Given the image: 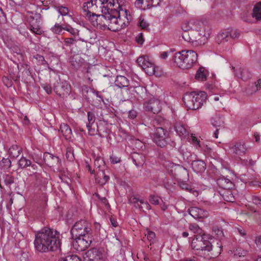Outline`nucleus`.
I'll use <instances>...</instances> for the list:
<instances>
[{"instance_id": "1", "label": "nucleus", "mask_w": 261, "mask_h": 261, "mask_svg": "<svg viewBox=\"0 0 261 261\" xmlns=\"http://www.w3.org/2000/svg\"><path fill=\"white\" fill-rule=\"evenodd\" d=\"M60 234L57 230L44 227L35 233V248L41 253L55 251L60 248Z\"/></svg>"}, {"instance_id": "2", "label": "nucleus", "mask_w": 261, "mask_h": 261, "mask_svg": "<svg viewBox=\"0 0 261 261\" xmlns=\"http://www.w3.org/2000/svg\"><path fill=\"white\" fill-rule=\"evenodd\" d=\"M197 53L192 50H182L176 53L172 60L177 66L186 69L193 66L197 62Z\"/></svg>"}, {"instance_id": "3", "label": "nucleus", "mask_w": 261, "mask_h": 261, "mask_svg": "<svg viewBox=\"0 0 261 261\" xmlns=\"http://www.w3.org/2000/svg\"><path fill=\"white\" fill-rule=\"evenodd\" d=\"M206 98V92L200 91L196 93L193 91L186 93L183 97V100L188 109L196 110L202 107Z\"/></svg>"}, {"instance_id": "4", "label": "nucleus", "mask_w": 261, "mask_h": 261, "mask_svg": "<svg viewBox=\"0 0 261 261\" xmlns=\"http://www.w3.org/2000/svg\"><path fill=\"white\" fill-rule=\"evenodd\" d=\"M152 140L161 148L168 147L172 149L176 146L175 142L169 137L168 131L162 127L155 128L152 135Z\"/></svg>"}, {"instance_id": "5", "label": "nucleus", "mask_w": 261, "mask_h": 261, "mask_svg": "<svg viewBox=\"0 0 261 261\" xmlns=\"http://www.w3.org/2000/svg\"><path fill=\"white\" fill-rule=\"evenodd\" d=\"M191 247L193 250L199 251L210 252L212 250V243L208 239L207 236H196L193 239L191 243Z\"/></svg>"}, {"instance_id": "6", "label": "nucleus", "mask_w": 261, "mask_h": 261, "mask_svg": "<svg viewBox=\"0 0 261 261\" xmlns=\"http://www.w3.org/2000/svg\"><path fill=\"white\" fill-rule=\"evenodd\" d=\"M70 233L72 237L93 235L90 224L88 221L84 220L77 221L71 228Z\"/></svg>"}, {"instance_id": "7", "label": "nucleus", "mask_w": 261, "mask_h": 261, "mask_svg": "<svg viewBox=\"0 0 261 261\" xmlns=\"http://www.w3.org/2000/svg\"><path fill=\"white\" fill-rule=\"evenodd\" d=\"M93 235L82 236L72 237L73 247L77 251L85 250L91 244L93 241Z\"/></svg>"}, {"instance_id": "8", "label": "nucleus", "mask_w": 261, "mask_h": 261, "mask_svg": "<svg viewBox=\"0 0 261 261\" xmlns=\"http://www.w3.org/2000/svg\"><path fill=\"white\" fill-rule=\"evenodd\" d=\"M116 5L115 0H91L87 4V9L91 8L92 11L99 8L102 13L108 12L109 6L114 7Z\"/></svg>"}, {"instance_id": "9", "label": "nucleus", "mask_w": 261, "mask_h": 261, "mask_svg": "<svg viewBox=\"0 0 261 261\" xmlns=\"http://www.w3.org/2000/svg\"><path fill=\"white\" fill-rule=\"evenodd\" d=\"M117 17H112L111 15H102L108 22V29L113 32L121 30L125 27V23L120 18V15L117 14Z\"/></svg>"}, {"instance_id": "10", "label": "nucleus", "mask_w": 261, "mask_h": 261, "mask_svg": "<svg viewBox=\"0 0 261 261\" xmlns=\"http://www.w3.org/2000/svg\"><path fill=\"white\" fill-rule=\"evenodd\" d=\"M84 261H103L102 251L96 248L88 250L83 255Z\"/></svg>"}, {"instance_id": "11", "label": "nucleus", "mask_w": 261, "mask_h": 261, "mask_svg": "<svg viewBox=\"0 0 261 261\" xmlns=\"http://www.w3.org/2000/svg\"><path fill=\"white\" fill-rule=\"evenodd\" d=\"M137 62L148 75L154 74L155 65L149 61L148 57H140L137 60Z\"/></svg>"}, {"instance_id": "12", "label": "nucleus", "mask_w": 261, "mask_h": 261, "mask_svg": "<svg viewBox=\"0 0 261 261\" xmlns=\"http://www.w3.org/2000/svg\"><path fill=\"white\" fill-rule=\"evenodd\" d=\"M42 16L40 14L36 13L34 16L30 17V30L35 34L40 35L42 34L41 24Z\"/></svg>"}, {"instance_id": "13", "label": "nucleus", "mask_w": 261, "mask_h": 261, "mask_svg": "<svg viewBox=\"0 0 261 261\" xmlns=\"http://www.w3.org/2000/svg\"><path fill=\"white\" fill-rule=\"evenodd\" d=\"M54 90L61 97L67 96L70 92V86L66 82L58 83L54 86Z\"/></svg>"}, {"instance_id": "14", "label": "nucleus", "mask_w": 261, "mask_h": 261, "mask_svg": "<svg viewBox=\"0 0 261 261\" xmlns=\"http://www.w3.org/2000/svg\"><path fill=\"white\" fill-rule=\"evenodd\" d=\"M43 160L45 163L49 167L59 166L61 162L58 156L54 155L48 152L44 153Z\"/></svg>"}, {"instance_id": "15", "label": "nucleus", "mask_w": 261, "mask_h": 261, "mask_svg": "<svg viewBox=\"0 0 261 261\" xmlns=\"http://www.w3.org/2000/svg\"><path fill=\"white\" fill-rule=\"evenodd\" d=\"M72 68L77 70L83 68L85 65V60L79 55L73 56L70 60Z\"/></svg>"}, {"instance_id": "16", "label": "nucleus", "mask_w": 261, "mask_h": 261, "mask_svg": "<svg viewBox=\"0 0 261 261\" xmlns=\"http://www.w3.org/2000/svg\"><path fill=\"white\" fill-rule=\"evenodd\" d=\"M108 170H102L97 172L95 176L96 182L101 186L105 185L110 179V176L107 173Z\"/></svg>"}, {"instance_id": "17", "label": "nucleus", "mask_w": 261, "mask_h": 261, "mask_svg": "<svg viewBox=\"0 0 261 261\" xmlns=\"http://www.w3.org/2000/svg\"><path fill=\"white\" fill-rule=\"evenodd\" d=\"M189 214L195 219L206 218L208 214L207 211L197 207H192L189 210Z\"/></svg>"}, {"instance_id": "18", "label": "nucleus", "mask_w": 261, "mask_h": 261, "mask_svg": "<svg viewBox=\"0 0 261 261\" xmlns=\"http://www.w3.org/2000/svg\"><path fill=\"white\" fill-rule=\"evenodd\" d=\"M232 69L234 70L235 75L243 80H247L251 77V73L246 68L239 67L235 69V67H232Z\"/></svg>"}, {"instance_id": "19", "label": "nucleus", "mask_w": 261, "mask_h": 261, "mask_svg": "<svg viewBox=\"0 0 261 261\" xmlns=\"http://www.w3.org/2000/svg\"><path fill=\"white\" fill-rule=\"evenodd\" d=\"M122 2L121 0H116V5L114 7L109 6L108 12L102 13L103 15H111L112 17H117V14H120V10H122L121 9L122 4H121Z\"/></svg>"}, {"instance_id": "20", "label": "nucleus", "mask_w": 261, "mask_h": 261, "mask_svg": "<svg viewBox=\"0 0 261 261\" xmlns=\"http://www.w3.org/2000/svg\"><path fill=\"white\" fill-rule=\"evenodd\" d=\"M231 149L233 152L238 155H242L246 153L247 151V147L243 142L239 141L237 142Z\"/></svg>"}, {"instance_id": "21", "label": "nucleus", "mask_w": 261, "mask_h": 261, "mask_svg": "<svg viewBox=\"0 0 261 261\" xmlns=\"http://www.w3.org/2000/svg\"><path fill=\"white\" fill-rule=\"evenodd\" d=\"M193 170L196 173H201L206 169V164L201 160L193 161L191 164Z\"/></svg>"}, {"instance_id": "22", "label": "nucleus", "mask_w": 261, "mask_h": 261, "mask_svg": "<svg viewBox=\"0 0 261 261\" xmlns=\"http://www.w3.org/2000/svg\"><path fill=\"white\" fill-rule=\"evenodd\" d=\"M131 158L137 167L142 166L145 162V157L142 154L138 152H133L131 154Z\"/></svg>"}, {"instance_id": "23", "label": "nucleus", "mask_w": 261, "mask_h": 261, "mask_svg": "<svg viewBox=\"0 0 261 261\" xmlns=\"http://www.w3.org/2000/svg\"><path fill=\"white\" fill-rule=\"evenodd\" d=\"M218 185L221 188L226 189H232L234 185L233 182L229 179L224 177H222L217 179Z\"/></svg>"}, {"instance_id": "24", "label": "nucleus", "mask_w": 261, "mask_h": 261, "mask_svg": "<svg viewBox=\"0 0 261 261\" xmlns=\"http://www.w3.org/2000/svg\"><path fill=\"white\" fill-rule=\"evenodd\" d=\"M115 85L119 88L127 87L129 85V81L123 75H117L115 81Z\"/></svg>"}, {"instance_id": "25", "label": "nucleus", "mask_w": 261, "mask_h": 261, "mask_svg": "<svg viewBox=\"0 0 261 261\" xmlns=\"http://www.w3.org/2000/svg\"><path fill=\"white\" fill-rule=\"evenodd\" d=\"M59 131L66 140H70L72 138V133L71 129L67 124H61Z\"/></svg>"}, {"instance_id": "26", "label": "nucleus", "mask_w": 261, "mask_h": 261, "mask_svg": "<svg viewBox=\"0 0 261 261\" xmlns=\"http://www.w3.org/2000/svg\"><path fill=\"white\" fill-rule=\"evenodd\" d=\"M158 104L157 101H149L145 102L144 103V109L145 111L148 112H152L154 114L158 113L160 111V108H155V106Z\"/></svg>"}, {"instance_id": "27", "label": "nucleus", "mask_w": 261, "mask_h": 261, "mask_svg": "<svg viewBox=\"0 0 261 261\" xmlns=\"http://www.w3.org/2000/svg\"><path fill=\"white\" fill-rule=\"evenodd\" d=\"M211 123L216 127L222 128L224 126V122L223 117L217 115L212 118Z\"/></svg>"}, {"instance_id": "28", "label": "nucleus", "mask_w": 261, "mask_h": 261, "mask_svg": "<svg viewBox=\"0 0 261 261\" xmlns=\"http://www.w3.org/2000/svg\"><path fill=\"white\" fill-rule=\"evenodd\" d=\"M22 152L21 148L16 145H12L9 149V154L11 158H17Z\"/></svg>"}, {"instance_id": "29", "label": "nucleus", "mask_w": 261, "mask_h": 261, "mask_svg": "<svg viewBox=\"0 0 261 261\" xmlns=\"http://www.w3.org/2000/svg\"><path fill=\"white\" fill-rule=\"evenodd\" d=\"M202 34L196 30H191L190 31V39L191 43L197 42L201 39Z\"/></svg>"}, {"instance_id": "30", "label": "nucleus", "mask_w": 261, "mask_h": 261, "mask_svg": "<svg viewBox=\"0 0 261 261\" xmlns=\"http://www.w3.org/2000/svg\"><path fill=\"white\" fill-rule=\"evenodd\" d=\"M231 190V189L225 190L222 195L224 200L230 202H233L234 201L235 198Z\"/></svg>"}, {"instance_id": "31", "label": "nucleus", "mask_w": 261, "mask_h": 261, "mask_svg": "<svg viewBox=\"0 0 261 261\" xmlns=\"http://www.w3.org/2000/svg\"><path fill=\"white\" fill-rule=\"evenodd\" d=\"M207 72L203 67H200L195 75V79L199 81L206 80Z\"/></svg>"}, {"instance_id": "32", "label": "nucleus", "mask_w": 261, "mask_h": 261, "mask_svg": "<svg viewBox=\"0 0 261 261\" xmlns=\"http://www.w3.org/2000/svg\"><path fill=\"white\" fill-rule=\"evenodd\" d=\"M217 42L218 43L220 44L227 42L229 39L228 36V33L227 32V30L220 33L217 37Z\"/></svg>"}, {"instance_id": "33", "label": "nucleus", "mask_w": 261, "mask_h": 261, "mask_svg": "<svg viewBox=\"0 0 261 261\" xmlns=\"http://www.w3.org/2000/svg\"><path fill=\"white\" fill-rule=\"evenodd\" d=\"M252 15L256 20H261V2H259L255 5Z\"/></svg>"}, {"instance_id": "34", "label": "nucleus", "mask_w": 261, "mask_h": 261, "mask_svg": "<svg viewBox=\"0 0 261 261\" xmlns=\"http://www.w3.org/2000/svg\"><path fill=\"white\" fill-rule=\"evenodd\" d=\"M175 129L176 133L180 137L188 135V133L183 124L176 123L175 125Z\"/></svg>"}, {"instance_id": "35", "label": "nucleus", "mask_w": 261, "mask_h": 261, "mask_svg": "<svg viewBox=\"0 0 261 261\" xmlns=\"http://www.w3.org/2000/svg\"><path fill=\"white\" fill-rule=\"evenodd\" d=\"M94 167L98 169V171L105 170L106 166L103 159L100 156L97 157L94 161Z\"/></svg>"}, {"instance_id": "36", "label": "nucleus", "mask_w": 261, "mask_h": 261, "mask_svg": "<svg viewBox=\"0 0 261 261\" xmlns=\"http://www.w3.org/2000/svg\"><path fill=\"white\" fill-rule=\"evenodd\" d=\"M18 166L21 169L26 168L31 165V160L23 156L18 161Z\"/></svg>"}, {"instance_id": "37", "label": "nucleus", "mask_w": 261, "mask_h": 261, "mask_svg": "<svg viewBox=\"0 0 261 261\" xmlns=\"http://www.w3.org/2000/svg\"><path fill=\"white\" fill-rule=\"evenodd\" d=\"M87 16L89 17L90 19L93 23V25L94 26L97 25L99 24L97 22L98 19L97 17L103 18V17H102V15H97L95 13L92 12L89 10H88Z\"/></svg>"}, {"instance_id": "38", "label": "nucleus", "mask_w": 261, "mask_h": 261, "mask_svg": "<svg viewBox=\"0 0 261 261\" xmlns=\"http://www.w3.org/2000/svg\"><path fill=\"white\" fill-rule=\"evenodd\" d=\"M16 68L15 71H14L12 67H10L9 69V72L11 77L15 81H18L19 79L18 73L19 70V66L18 64H15Z\"/></svg>"}, {"instance_id": "39", "label": "nucleus", "mask_w": 261, "mask_h": 261, "mask_svg": "<svg viewBox=\"0 0 261 261\" xmlns=\"http://www.w3.org/2000/svg\"><path fill=\"white\" fill-rule=\"evenodd\" d=\"M95 119L96 118L94 113L92 112H88V123L87 124V127L88 128L89 132L91 131V126L94 123Z\"/></svg>"}, {"instance_id": "40", "label": "nucleus", "mask_w": 261, "mask_h": 261, "mask_svg": "<svg viewBox=\"0 0 261 261\" xmlns=\"http://www.w3.org/2000/svg\"><path fill=\"white\" fill-rule=\"evenodd\" d=\"M131 203L134 204V206L136 208L141 210L142 208V206L141 204L144 203V199L134 197L131 200Z\"/></svg>"}, {"instance_id": "41", "label": "nucleus", "mask_w": 261, "mask_h": 261, "mask_svg": "<svg viewBox=\"0 0 261 261\" xmlns=\"http://www.w3.org/2000/svg\"><path fill=\"white\" fill-rule=\"evenodd\" d=\"M139 26L143 30H148L149 29V24L146 21L142 16L139 17L138 21Z\"/></svg>"}, {"instance_id": "42", "label": "nucleus", "mask_w": 261, "mask_h": 261, "mask_svg": "<svg viewBox=\"0 0 261 261\" xmlns=\"http://www.w3.org/2000/svg\"><path fill=\"white\" fill-rule=\"evenodd\" d=\"M0 166L4 169H9L11 167V161L9 158H3L0 162Z\"/></svg>"}, {"instance_id": "43", "label": "nucleus", "mask_w": 261, "mask_h": 261, "mask_svg": "<svg viewBox=\"0 0 261 261\" xmlns=\"http://www.w3.org/2000/svg\"><path fill=\"white\" fill-rule=\"evenodd\" d=\"M227 32L228 33V36L229 39L232 38V39H236L238 38L240 35V32L237 30L234 29H227Z\"/></svg>"}, {"instance_id": "44", "label": "nucleus", "mask_w": 261, "mask_h": 261, "mask_svg": "<svg viewBox=\"0 0 261 261\" xmlns=\"http://www.w3.org/2000/svg\"><path fill=\"white\" fill-rule=\"evenodd\" d=\"M23 70L22 73L26 76H31V72L30 70V66L27 64H22L19 67V70Z\"/></svg>"}, {"instance_id": "45", "label": "nucleus", "mask_w": 261, "mask_h": 261, "mask_svg": "<svg viewBox=\"0 0 261 261\" xmlns=\"http://www.w3.org/2000/svg\"><path fill=\"white\" fill-rule=\"evenodd\" d=\"M58 261H81L76 255H69L65 257H61Z\"/></svg>"}, {"instance_id": "46", "label": "nucleus", "mask_w": 261, "mask_h": 261, "mask_svg": "<svg viewBox=\"0 0 261 261\" xmlns=\"http://www.w3.org/2000/svg\"><path fill=\"white\" fill-rule=\"evenodd\" d=\"M4 180L6 185L9 187L14 182V177L9 174L5 175Z\"/></svg>"}, {"instance_id": "47", "label": "nucleus", "mask_w": 261, "mask_h": 261, "mask_svg": "<svg viewBox=\"0 0 261 261\" xmlns=\"http://www.w3.org/2000/svg\"><path fill=\"white\" fill-rule=\"evenodd\" d=\"M189 228L191 231H192L194 233H197L200 234L202 231L201 229L196 223L191 224L189 225Z\"/></svg>"}, {"instance_id": "48", "label": "nucleus", "mask_w": 261, "mask_h": 261, "mask_svg": "<svg viewBox=\"0 0 261 261\" xmlns=\"http://www.w3.org/2000/svg\"><path fill=\"white\" fill-rule=\"evenodd\" d=\"M64 30V27H62L58 23H56L54 27L51 28V31L55 34H59Z\"/></svg>"}, {"instance_id": "49", "label": "nucleus", "mask_w": 261, "mask_h": 261, "mask_svg": "<svg viewBox=\"0 0 261 261\" xmlns=\"http://www.w3.org/2000/svg\"><path fill=\"white\" fill-rule=\"evenodd\" d=\"M34 58L38 61L40 64L42 65H48L47 62L45 60L43 56L37 54L34 56Z\"/></svg>"}, {"instance_id": "50", "label": "nucleus", "mask_w": 261, "mask_h": 261, "mask_svg": "<svg viewBox=\"0 0 261 261\" xmlns=\"http://www.w3.org/2000/svg\"><path fill=\"white\" fill-rule=\"evenodd\" d=\"M66 158L69 161H73L74 159L73 151L71 149H68L66 153Z\"/></svg>"}, {"instance_id": "51", "label": "nucleus", "mask_w": 261, "mask_h": 261, "mask_svg": "<svg viewBox=\"0 0 261 261\" xmlns=\"http://www.w3.org/2000/svg\"><path fill=\"white\" fill-rule=\"evenodd\" d=\"M76 40L74 38H67L64 39L65 45L67 46H70L73 45Z\"/></svg>"}, {"instance_id": "52", "label": "nucleus", "mask_w": 261, "mask_h": 261, "mask_svg": "<svg viewBox=\"0 0 261 261\" xmlns=\"http://www.w3.org/2000/svg\"><path fill=\"white\" fill-rule=\"evenodd\" d=\"M246 254L247 252L241 248H238L234 251V255L239 257L244 256Z\"/></svg>"}, {"instance_id": "53", "label": "nucleus", "mask_w": 261, "mask_h": 261, "mask_svg": "<svg viewBox=\"0 0 261 261\" xmlns=\"http://www.w3.org/2000/svg\"><path fill=\"white\" fill-rule=\"evenodd\" d=\"M145 236H146L147 240L150 242H153L155 238V233L151 231H148Z\"/></svg>"}, {"instance_id": "54", "label": "nucleus", "mask_w": 261, "mask_h": 261, "mask_svg": "<svg viewBox=\"0 0 261 261\" xmlns=\"http://www.w3.org/2000/svg\"><path fill=\"white\" fill-rule=\"evenodd\" d=\"M144 0H137L135 3V6L140 9H145V5H144Z\"/></svg>"}, {"instance_id": "55", "label": "nucleus", "mask_w": 261, "mask_h": 261, "mask_svg": "<svg viewBox=\"0 0 261 261\" xmlns=\"http://www.w3.org/2000/svg\"><path fill=\"white\" fill-rule=\"evenodd\" d=\"M191 140L193 144L196 146H198V147L201 149H203L201 144L200 143V141L198 140L195 136H193V134L191 135Z\"/></svg>"}, {"instance_id": "56", "label": "nucleus", "mask_w": 261, "mask_h": 261, "mask_svg": "<svg viewBox=\"0 0 261 261\" xmlns=\"http://www.w3.org/2000/svg\"><path fill=\"white\" fill-rule=\"evenodd\" d=\"M254 243L258 249L261 251V234L255 237Z\"/></svg>"}, {"instance_id": "57", "label": "nucleus", "mask_w": 261, "mask_h": 261, "mask_svg": "<svg viewBox=\"0 0 261 261\" xmlns=\"http://www.w3.org/2000/svg\"><path fill=\"white\" fill-rule=\"evenodd\" d=\"M58 12L61 15L65 16L68 13V9L66 7L61 6L58 7Z\"/></svg>"}, {"instance_id": "58", "label": "nucleus", "mask_w": 261, "mask_h": 261, "mask_svg": "<svg viewBox=\"0 0 261 261\" xmlns=\"http://www.w3.org/2000/svg\"><path fill=\"white\" fill-rule=\"evenodd\" d=\"M64 30L68 31L73 35H76L78 32L77 30L72 28L70 25H68L66 27H64Z\"/></svg>"}, {"instance_id": "59", "label": "nucleus", "mask_w": 261, "mask_h": 261, "mask_svg": "<svg viewBox=\"0 0 261 261\" xmlns=\"http://www.w3.org/2000/svg\"><path fill=\"white\" fill-rule=\"evenodd\" d=\"M151 204L158 205L159 203V200L157 196L151 195L149 199Z\"/></svg>"}, {"instance_id": "60", "label": "nucleus", "mask_w": 261, "mask_h": 261, "mask_svg": "<svg viewBox=\"0 0 261 261\" xmlns=\"http://www.w3.org/2000/svg\"><path fill=\"white\" fill-rule=\"evenodd\" d=\"M190 22H186L182 25L181 29L183 32H190L191 30H193L192 27L190 25Z\"/></svg>"}, {"instance_id": "61", "label": "nucleus", "mask_w": 261, "mask_h": 261, "mask_svg": "<svg viewBox=\"0 0 261 261\" xmlns=\"http://www.w3.org/2000/svg\"><path fill=\"white\" fill-rule=\"evenodd\" d=\"M110 161L112 163V164H117V163H119L120 161H121V160H120V158L114 155V154H112L111 156H110Z\"/></svg>"}, {"instance_id": "62", "label": "nucleus", "mask_w": 261, "mask_h": 261, "mask_svg": "<svg viewBox=\"0 0 261 261\" xmlns=\"http://www.w3.org/2000/svg\"><path fill=\"white\" fill-rule=\"evenodd\" d=\"M97 131L98 132V135L99 136L102 138L107 137L109 135V133L108 131H103L102 132V129L100 127H98Z\"/></svg>"}, {"instance_id": "63", "label": "nucleus", "mask_w": 261, "mask_h": 261, "mask_svg": "<svg viewBox=\"0 0 261 261\" xmlns=\"http://www.w3.org/2000/svg\"><path fill=\"white\" fill-rule=\"evenodd\" d=\"M180 151L181 153L182 154L183 158L184 160H188L189 158V157L191 156V153L190 152L188 151H184V149H181V148L180 149Z\"/></svg>"}, {"instance_id": "64", "label": "nucleus", "mask_w": 261, "mask_h": 261, "mask_svg": "<svg viewBox=\"0 0 261 261\" xmlns=\"http://www.w3.org/2000/svg\"><path fill=\"white\" fill-rule=\"evenodd\" d=\"M182 38L186 41L190 42V32H183L181 35Z\"/></svg>"}]
</instances>
